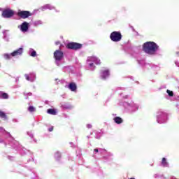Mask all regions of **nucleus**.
Returning a JSON list of instances; mask_svg holds the SVG:
<instances>
[{"label": "nucleus", "instance_id": "obj_27", "mask_svg": "<svg viewBox=\"0 0 179 179\" xmlns=\"http://www.w3.org/2000/svg\"><path fill=\"white\" fill-rule=\"evenodd\" d=\"M8 97L9 96L8 95L7 93H5L3 92H1L0 99H8Z\"/></svg>", "mask_w": 179, "mask_h": 179}, {"label": "nucleus", "instance_id": "obj_6", "mask_svg": "<svg viewBox=\"0 0 179 179\" xmlns=\"http://www.w3.org/2000/svg\"><path fill=\"white\" fill-rule=\"evenodd\" d=\"M87 62L88 63L91 71H94V64L93 62H94L96 65H100L101 64L100 59L95 56L89 57L87 59Z\"/></svg>", "mask_w": 179, "mask_h": 179}, {"label": "nucleus", "instance_id": "obj_28", "mask_svg": "<svg viewBox=\"0 0 179 179\" xmlns=\"http://www.w3.org/2000/svg\"><path fill=\"white\" fill-rule=\"evenodd\" d=\"M3 57L4 58V59H10V58H12V53L8 54V53H5L3 55Z\"/></svg>", "mask_w": 179, "mask_h": 179}, {"label": "nucleus", "instance_id": "obj_11", "mask_svg": "<svg viewBox=\"0 0 179 179\" xmlns=\"http://www.w3.org/2000/svg\"><path fill=\"white\" fill-rule=\"evenodd\" d=\"M29 22H22L20 26H18V29L22 32V33H27L29 31Z\"/></svg>", "mask_w": 179, "mask_h": 179}, {"label": "nucleus", "instance_id": "obj_53", "mask_svg": "<svg viewBox=\"0 0 179 179\" xmlns=\"http://www.w3.org/2000/svg\"><path fill=\"white\" fill-rule=\"evenodd\" d=\"M0 68H1V64H0Z\"/></svg>", "mask_w": 179, "mask_h": 179}, {"label": "nucleus", "instance_id": "obj_38", "mask_svg": "<svg viewBox=\"0 0 179 179\" xmlns=\"http://www.w3.org/2000/svg\"><path fill=\"white\" fill-rule=\"evenodd\" d=\"M87 128H88L89 129H90V128H92V124H87Z\"/></svg>", "mask_w": 179, "mask_h": 179}, {"label": "nucleus", "instance_id": "obj_9", "mask_svg": "<svg viewBox=\"0 0 179 179\" xmlns=\"http://www.w3.org/2000/svg\"><path fill=\"white\" fill-rule=\"evenodd\" d=\"M17 16H19L21 19H27L29 16H33V13L30 11L27 10H19L17 12Z\"/></svg>", "mask_w": 179, "mask_h": 179}, {"label": "nucleus", "instance_id": "obj_36", "mask_svg": "<svg viewBox=\"0 0 179 179\" xmlns=\"http://www.w3.org/2000/svg\"><path fill=\"white\" fill-rule=\"evenodd\" d=\"M0 143H3L5 146L8 145V144H6V142L2 140V138H0Z\"/></svg>", "mask_w": 179, "mask_h": 179}, {"label": "nucleus", "instance_id": "obj_7", "mask_svg": "<svg viewBox=\"0 0 179 179\" xmlns=\"http://www.w3.org/2000/svg\"><path fill=\"white\" fill-rule=\"evenodd\" d=\"M110 38L114 43H118L119 41H121L122 35H121V32L120 31H113L110 34Z\"/></svg>", "mask_w": 179, "mask_h": 179}, {"label": "nucleus", "instance_id": "obj_29", "mask_svg": "<svg viewBox=\"0 0 179 179\" xmlns=\"http://www.w3.org/2000/svg\"><path fill=\"white\" fill-rule=\"evenodd\" d=\"M6 31H8V30L3 31V38L6 41H9V37H8V34H6Z\"/></svg>", "mask_w": 179, "mask_h": 179}, {"label": "nucleus", "instance_id": "obj_23", "mask_svg": "<svg viewBox=\"0 0 179 179\" xmlns=\"http://www.w3.org/2000/svg\"><path fill=\"white\" fill-rule=\"evenodd\" d=\"M48 114H50V115H57V110L53 108H49L47 110Z\"/></svg>", "mask_w": 179, "mask_h": 179}, {"label": "nucleus", "instance_id": "obj_47", "mask_svg": "<svg viewBox=\"0 0 179 179\" xmlns=\"http://www.w3.org/2000/svg\"><path fill=\"white\" fill-rule=\"evenodd\" d=\"M117 90H121V87L117 88Z\"/></svg>", "mask_w": 179, "mask_h": 179}, {"label": "nucleus", "instance_id": "obj_50", "mask_svg": "<svg viewBox=\"0 0 179 179\" xmlns=\"http://www.w3.org/2000/svg\"><path fill=\"white\" fill-rule=\"evenodd\" d=\"M110 156H113V154H110Z\"/></svg>", "mask_w": 179, "mask_h": 179}, {"label": "nucleus", "instance_id": "obj_22", "mask_svg": "<svg viewBox=\"0 0 179 179\" xmlns=\"http://www.w3.org/2000/svg\"><path fill=\"white\" fill-rule=\"evenodd\" d=\"M41 24H43L42 20H36L32 22V26L34 27H38V26H41Z\"/></svg>", "mask_w": 179, "mask_h": 179}, {"label": "nucleus", "instance_id": "obj_42", "mask_svg": "<svg viewBox=\"0 0 179 179\" xmlns=\"http://www.w3.org/2000/svg\"><path fill=\"white\" fill-rule=\"evenodd\" d=\"M33 94L31 92H29L27 94V96H31Z\"/></svg>", "mask_w": 179, "mask_h": 179}, {"label": "nucleus", "instance_id": "obj_31", "mask_svg": "<svg viewBox=\"0 0 179 179\" xmlns=\"http://www.w3.org/2000/svg\"><path fill=\"white\" fill-rule=\"evenodd\" d=\"M55 158L56 159V160H59V159H61V152H56V153L55 154Z\"/></svg>", "mask_w": 179, "mask_h": 179}, {"label": "nucleus", "instance_id": "obj_2", "mask_svg": "<svg viewBox=\"0 0 179 179\" xmlns=\"http://www.w3.org/2000/svg\"><path fill=\"white\" fill-rule=\"evenodd\" d=\"M143 50L149 55H156V52L159 51V45L155 42H146L143 45Z\"/></svg>", "mask_w": 179, "mask_h": 179}, {"label": "nucleus", "instance_id": "obj_48", "mask_svg": "<svg viewBox=\"0 0 179 179\" xmlns=\"http://www.w3.org/2000/svg\"><path fill=\"white\" fill-rule=\"evenodd\" d=\"M129 179H135V178H130Z\"/></svg>", "mask_w": 179, "mask_h": 179}, {"label": "nucleus", "instance_id": "obj_51", "mask_svg": "<svg viewBox=\"0 0 179 179\" xmlns=\"http://www.w3.org/2000/svg\"><path fill=\"white\" fill-rule=\"evenodd\" d=\"M172 179H177V178H173Z\"/></svg>", "mask_w": 179, "mask_h": 179}, {"label": "nucleus", "instance_id": "obj_20", "mask_svg": "<svg viewBox=\"0 0 179 179\" xmlns=\"http://www.w3.org/2000/svg\"><path fill=\"white\" fill-rule=\"evenodd\" d=\"M161 166H162V167H170V165L169 164L167 159L164 157L162 158Z\"/></svg>", "mask_w": 179, "mask_h": 179}, {"label": "nucleus", "instance_id": "obj_19", "mask_svg": "<svg viewBox=\"0 0 179 179\" xmlns=\"http://www.w3.org/2000/svg\"><path fill=\"white\" fill-rule=\"evenodd\" d=\"M166 93L168 94L165 95V99H166V100H170V97H173V96H174V92H173V91H170V90H167Z\"/></svg>", "mask_w": 179, "mask_h": 179}, {"label": "nucleus", "instance_id": "obj_25", "mask_svg": "<svg viewBox=\"0 0 179 179\" xmlns=\"http://www.w3.org/2000/svg\"><path fill=\"white\" fill-rule=\"evenodd\" d=\"M55 81H56V85H64V83H66V81H65V80L64 79L59 80L58 78H56Z\"/></svg>", "mask_w": 179, "mask_h": 179}, {"label": "nucleus", "instance_id": "obj_26", "mask_svg": "<svg viewBox=\"0 0 179 179\" xmlns=\"http://www.w3.org/2000/svg\"><path fill=\"white\" fill-rule=\"evenodd\" d=\"M113 120L115 124H122V118L120 117H115Z\"/></svg>", "mask_w": 179, "mask_h": 179}, {"label": "nucleus", "instance_id": "obj_41", "mask_svg": "<svg viewBox=\"0 0 179 179\" xmlns=\"http://www.w3.org/2000/svg\"><path fill=\"white\" fill-rule=\"evenodd\" d=\"M56 45H59V41L55 42Z\"/></svg>", "mask_w": 179, "mask_h": 179}, {"label": "nucleus", "instance_id": "obj_4", "mask_svg": "<svg viewBox=\"0 0 179 179\" xmlns=\"http://www.w3.org/2000/svg\"><path fill=\"white\" fill-rule=\"evenodd\" d=\"M156 120L158 124H166L169 120V115L164 110H159L157 113Z\"/></svg>", "mask_w": 179, "mask_h": 179}, {"label": "nucleus", "instance_id": "obj_10", "mask_svg": "<svg viewBox=\"0 0 179 179\" xmlns=\"http://www.w3.org/2000/svg\"><path fill=\"white\" fill-rule=\"evenodd\" d=\"M2 16L5 19H9L10 17H12L13 15H15V13H13V10L10 9H6L2 10Z\"/></svg>", "mask_w": 179, "mask_h": 179}, {"label": "nucleus", "instance_id": "obj_8", "mask_svg": "<svg viewBox=\"0 0 179 179\" xmlns=\"http://www.w3.org/2000/svg\"><path fill=\"white\" fill-rule=\"evenodd\" d=\"M82 47V44L75 42H71L67 43L66 45V48H68L69 50H73L74 51H78V50H80Z\"/></svg>", "mask_w": 179, "mask_h": 179}, {"label": "nucleus", "instance_id": "obj_33", "mask_svg": "<svg viewBox=\"0 0 179 179\" xmlns=\"http://www.w3.org/2000/svg\"><path fill=\"white\" fill-rule=\"evenodd\" d=\"M28 111H29V113H34V111H36V108H34L33 106H30L28 108Z\"/></svg>", "mask_w": 179, "mask_h": 179}, {"label": "nucleus", "instance_id": "obj_45", "mask_svg": "<svg viewBox=\"0 0 179 179\" xmlns=\"http://www.w3.org/2000/svg\"><path fill=\"white\" fill-rule=\"evenodd\" d=\"M2 10H3V8H0V11H2Z\"/></svg>", "mask_w": 179, "mask_h": 179}, {"label": "nucleus", "instance_id": "obj_18", "mask_svg": "<svg viewBox=\"0 0 179 179\" xmlns=\"http://www.w3.org/2000/svg\"><path fill=\"white\" fill-rule=\"evenodd\" d=\"M41 9L43 11L47 9H49V10H52V9H55V7H54L53 6H51V4H45L43 6H42Z\"/></svg>", "mask_w": 179, "mask_h": 179}, {"label": "nucleus", "instance_id": "obj_49", "mask_svg": "<svg viewBox=\"0 0 179 179\" xmlns=\"http://www.w3.org/2000/svg\"><path fill=\"white\" fill-rule=\"evenodd\" d=\"M96 139H99V137L96 136Z\"/></svg>", "mask_w": 179, "mask_h": 179}, {"label": "nucleus", "instance_id": "obj_5", "mask_svg": "<svg viewBox=\"0 0 179 179\" xmlns=\"http://www.w3.org/2000/svg\"><path fill=\"white\" fill-rule=\"evenodd\" d=\"M55 62L57 66H61L64 64V52L57 50L54 54Z\"/></svg>", "mask_w": 179, "mask_h": 179}, {"label": "nucleus", "instance_id": "obj_12", "mask_svg": "<svg viewBox=\"0 0 179 179\" xmlns=\"http://www.w3.org/2000/svg\"><path fill=\"white\" fill-rule=\"evenodd\" d=\"M26 80L28 82H35L36 81V73H29V74H25L24 75Z\"/></svg>", "mask_w": 179, "mask_h": 179}, {"label": "nucleus", "instance_id": "obj_17", "mask_svg": "<svg viewBox=\"0 0 179 179\" xmlns=\"http://www.w3.org/2000/svg\"><path fill=\"white\" fill-rule=\"evenodd\" d=\"M107 152V151L106 150V149H103V148H95L94 150V154L96 155V153H98V155H104Z\"/></svg>", "mask_w": 179, "mask_h": 179}, {"label": "nucleus", "instance_id": "obj_52", "mask_svg": "<svg viewBox=\"0 0 179 179\" xmlns=\"http://www.w3.org/2000/svg\"><path fill=\"white\" fill-rule=\"evenodd\" d=\"M176 107H178V105H176Z\"/></svg>", "mask_w": 179, "mask_h": 179}, {"label": "nucleus", "instance_id": "obj_3", "mask_svg": "<svg viewBox=\"0 0 179 179\" xmlns=\"http://www.w3.org/2000/svg\"><path fill=\"white\" fill-rule=\"evenodd\" d=\"M122 106L124 107V112L129 114H134V113H136L139 110V106L134 102L124 101L122 103Z\"/></svg>", "mask_w": 179, "mask_h": 179}, {"label": "nucleus", "instance_id": "obj_21", "mask_svg": "<svg viewBox=\"0 0 179 179\" xmlns=\"http://www.w3.org/2000/svg\"><path fill=\"white\" fill-rule=\"evenodd\" d=\"M28 54L30 55V57H37V52H36V50H34L33 48L29 49Z\"/></svg>", "mask_w": 179, "mask_h": 179}, {"label": "nucleus", "instance_id": "obj_40", "mask_svg": "<svg viewBox=\"0 0 179 179\" xmlns=\"http://www.w3.org/2000/svg\"><path fill=\"white\" fill-rule=\"evenodd\" d=\"M28 162H34V158L31 157V159H29Z\"/></svg>", "mask_w": 179, "mask_h": 179}, {"label": "nucleus", "instance_id": "obj_39", "mask_svg": "<svg viewBox=\"0 0 179 179\" xmlns=\"http://www.w3.org/2000/svg\"><path fill=\"white\" fill-rule=\"evenodd\" d=\"M8 159L9 160H13V157L8 156Z\"/></svg>", "mask_w": 179, "mask_h": 179}, {"label": "nucleus", "instance_id": "obj_46", "mask_svg": "<svg viewBox=\"0 0 179 179\" xmlns=\"http://www.w3.org/2000/svg\"><path fill=\"white\" fill-rule=\"evenodd\" d=\"M176 54H177V55H178V57H179V52H177Z\"/></svg>", "mask_w": 179, "mask_h": 179}, {"label": "nucleus", "instance_id": "obj_32", "mask_svg": "<svg viewBox=\"0 0 179 179\" xmlns=\"http://www.w3.org/2000/svg\"><path fill=\"white\" fill-rule=\"evenodd\" d=\"M137 62H138V64L141 66H144V65H145V59H141V60L138 59Z\"/></svg>", "mask_w": 179, "mask_h": 179}, {"label": "nucleus", "instance_id": "obj_43", "mask_svg": "<svg viewBox=\"0 0 179 179\" xmlns=\"http://www.w3.org/2000/svg\"><path fill=\"white\" fill-rule=\"evenodd\" d=\"M124 99H128V95H126L125 96H123Z\"/></svg>", "mask_w": 179, "mask_h": 179}, {"label": "nucleus", "instance_id": "obj_44", "mask_svg": "<svg viewBox=\"0 0 179 179\" xmlns=\"http://www.w3.org/2000/svg\"><path fill=\"white\" fill-rule=\"evenodd\" d=\"M15 81H16V82H18V81H19V78H17L15 79Z\"/></svg>", "mask_w": 179, "mask_h": 179}, {"label": "nucleus", "instance_id": "obj_1", "mask_svg": "<svg viewBox=\"0 0 179 179\" xmlns=\"http://www.w3.org/2000/svg\"><path fill=\"white\" fill-rule=\"evenodd\" d=\"M0 132L4 135H6L7 137L6 139H8L9 141L8 145H10V146L13 148V149H15L17 152H19L21 155H23V152H24V148H22V145L19 144V142L15 140L13 137H12V135H10V133L6 131L3 127H0Z\"/></svg>", "mask_w": 179, "mask_h": 179}, {"label": "nucleus", "instance_id": "obj_13", "mask_svg": "<svg viewBox=\"0 0 179 179\" xmlns=\"http://www.w3.org/2000/svg\"><path fill=\"white\" fill-rule=\"evenodd\" d=\"M60 107L64 110H72V108H73V106L66 102H62L60 103Z\"/></svg>", "mask_w": 179, "mask_h": 179}, {"label": "nucleus", "instance_id": "obj_34", "mask_svg": "<svg viewBox=\"0 0 179 179\" xmlns=\"http://www.w3.org/2000/svg\"><path fill=\"white\" fill-rule=\"evenodd\" d=\"M155 178L163 179V178H164V176L163 175L155 174Z\"/></svg>", "mask_w": 179, "mask_h": 179}, {"label": "nucleus", "instance_id": "obj_16", "mask_svg": "<svg viewBox=\"0 0 179 179\" xmlns=\"http://www.w3.org/2000/svg\"><path fill=\"white\" fill-rule=\"evenodd\" d=\"M66 87H68L71 92H76V89H78V86L75 83H71L68 86H66Z\"/></svg>", "mask_w": 179, "mask_h": 179}, {"label": "nucleus", "instance_id": "obj_54", "mask_svg": "<svg viewBox=\"0 0 179 179\" xmlns=\"http://www.w3.org/2000/svg\"><path fill=\"white\" fill-rule=\"evenodd\" d=\"M0 29H1V26H0Z\"/></svg>", "mask_w": 179, "mask_h": 179}, {"label": "nucleus", "instance_id": "obj_35", "mask_svg": "<svg viewBox=\"0 0 179 179\" xmlns=\"http://www.w3.org/2000/svg\"><path fill=\"white\" fill-rule=\"evenodd\" d=\"M27 135H29V136H30V138L31 139H33V138H34V135H33V133L31 131H28Z\"/></svg>", "mask_w": 179, "mask_h": 179}, {"label": "nucleus", "instance_id": "obj_24", "mask_svg": "<svg viewBox=\"0 0 179 179\" xmlns=\"http://www.w3.org/2000/svg\"><path fill=\"white\" fill-rule=\"evenodd\" d=\"M148 66H151V69H153V71H160V67L157 65L155 64H146Z\"/></svg>", "mask_w": 179, "mask_h": 179}, {"label": "nucleus", "instance_id": "obj_15", "mask_svg": "<svg viewBox=\"0 0 179 179\" xmlns=\"http://www.w3.org/2000/svg\"><path fill=\"white\" fill-rule=\"evenodd\" d=\"M23 54V48H20L15 51L11 53L12 57H18V55H22Z\"/></svg>", "mask_w": 179, "mask_h": 179}, {"label": "nucleus", "instance_id": "obj_37", "mask_svg": "<svg viewBox=\"0 0 179 179\" xmlns=\"http://www.w3.org/2000/svg\"><path fill=\"white\" fill-rule=\"evenodd\" d=\"M48 131L49 132H52V131H54V127H50L49 129H48Z\"/></svg>", "mask_w": 179, "mask_h": 179}, {"label": "nucleus", "instance_id": "obj_30", "mask_svg": "<svg viewBox=\"0 0 179 179\" xmlns=\"http://www.w3.org/2000/svg\"><path fill=\"white\" fill-rule=\"evenodd\" d=\"M0 118H2L6 121V120H8V116H6V114L3 112H0Z\"/></svg>", "mask_w": 179, "mask_h": 179}, {"label": "nucleus", "instance_id": "obj_14", "mask_svg": "<svg viewBox=\"0 0 179 179\" xmlns=\"http://www.w3.org/2000/svg\"><path fill=\"white\" fill-rule=\"evenodd\" d=\"M108 76H110V71L108 70H104L101 72V78L103 80H106Z\"/></svg>", "mask_w": 179, "mask_h": 179}]
</instances>
